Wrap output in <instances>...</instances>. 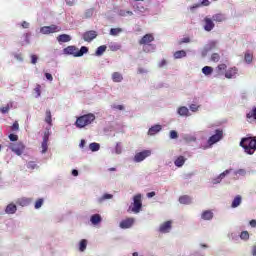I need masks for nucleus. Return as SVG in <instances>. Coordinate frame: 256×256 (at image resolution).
<instances>
[{"label": "nucleus", "mask_w": 256, "mask_h": 256, "mask_svg": "<svg viewBox=\"0 0 256 256\" xmlns=\"http://www.w3.org/2000/svg\"><path fill=\"white\" fill-rule=\"evenodd\" d=\"M240 147L244 148L247 155H253L256 151V136L242 138L240 141Z\"/></svg>", "instance_id": "nucleus-1"}, {"label": "nucleus", "mask_w": 256, "mask_h": 256, "mask_svg": "<svg viewBox=\"0 0 256 256\" xmlns=\"http://www.w3.org/2000/svg\"><path fill=\"white\" fill-rule=\"evenodd\" d=\"M64 55H72L73 57H83L85 53H89V48L87 46H82L79 48L75 46H68L63 49Z\"/></svg>", "instance_id": "nucleus-2"}, {"label": "nucleus", "mask_w": 256, "mask_h": 256, "mask_svg": "<svg viewBox=\"0 0 256 256\" xmlns=\"http://www.w3.org/2000/svg\"><path fill=\"white\" fill-rule=\"evenodd\" d=\"M93 121H95V114L89 113L78 117L76 119L75 125L78 129H83V127L91 125Z\"/></svg>", "instance_id": "nucleus-3"}, {"label": "nucleus", "mask_w": 256, "mask_h": 256, "mask_svg": "<svg viewBox=\"0 0 256 256\" xmlns=\"http://www.w3.org/2000/svg\"><path fill=\"white\" fill-rule=\"evenodd\" d=\"M143 209V201L141 200V194H137L133 197V203L128 208V213H141Z\"/></svg>", "instance_id": "nucleus-4"}, {"label": "nucleus", "mask_w": 256, "mask_h": 256, "mask_svg": "<svg viewBox=\"0 0 256 256\" xmlns=\"http://www.w3.org/2000/svg\"><path fill=\"white\" fill-rule=\"evenodd\" d=\"M59 31H61V27L55 24L50 26H43L40 28V33H42V35H51V33H59Z\"/></svg>", "instance_id": "nucleus-5"}, {"label": "nucleus", "mask_w": 256, "mask_h": 256, "mask_svg": "<svg viewBox=\"0 0 256 256\" xmlns=\"http://www.w3.org/2000/svg\"><path fill=\"white\" fill-rule=\"evenodd\" d=\"M223 139V130H216L215 134L208 139L209 147H213L215 143H219Z\"/></svg>", "instance_id": "nucleus-6"}, {"label": "nucleus", "mask_w": 256, "mask_h": 256, "mask_svg": "<svg viewBox=\"0 0 256 256\" xmlns=\"http://www.w3.org/2000/svg\"><path fill=\"white\" fill-rule=\"evenodd\" d=\"M10 149L16 155L21 156L25 151V144H23V142H17V143L11 144Z\"/></svg>", "instance_id": "nucleus-7"}, {"label": "nucleus", "mask_w": 256, "mask_h": 256, "mask_svg": "<svg viewBox=\"0 0 256 256\" xmlns=\"http://www.w3.org/2000/svg\"><path fill=\"white\" fill-rule=\"evenodd\" d=\"M151 151L150 150H144L142 152H138L134 156L135 163H141V161H145L147 157H150Z\"/></svg>", "instance_id": "nucleus-8"}, {"label": "nucleus", "mask_w": 256, "mask_h": 256, "mask_svg": "<svg viewBox=\"0 0 256 256\" xmlns=\"http://www.w3.org/2000/svg\"><path fill=\"white\" fill-rule=\"evenodd\" d=\"M135 225V218L129 217L122 220L119 224L120 229H131Z\"/></svg>", "instance_id": "nucleus-9"}, {"label": "nucleus", "mask_w": 256, "mask_h": 256, "mask_svg": "<svg viewBox=\"0 0 256 256\" xmlns=\"http://www.w3.org/2000/svg\"><path fill=\"white\" fill-rule=\"evenodd\" d=\"M155 41L153 34H146L139 40V45H151Z\"/></svg>", "instance_id": "nucleus-10"}, {"label": "nucleus", "mask_w": 256, "mask_h": 256, "mask_svg": "<svg viewBox=\"0 0 256 256\" xmlns=\"http://www.w3.org/2000/svg\"><path fill=\"white\" fill-rule=\"evenodd\" d=\"M96 38H97V31L95 30H90L83 34L84 41H87L88 43H91V41H93V39H96Z\"/></svg>", "instance_id": "nucleus-11"}, {"label": "nucleus", "mask_w": 256, "mask_h": 256, "mask_svg": "<svg viewBox=\"0 0 256 256\" xmlns=\"http://www.w3.org/2000/svg\"><path fill=\"white\" fill-rule=\"evenodd\" d=\"M215 29V23L213 22V19L209 17L204 18V30L205 31H213Z\"/></svg>", "instance_id": "nucleus-12"}, {"label": "nucleus", "mask_w": 256, "mask_h": 256, "mask_svg": "<svg viewBox=\"0 0 256 256\" xmlns=\"http://www.w3.org/2000/svg\"><path fill=\"white\" fill-rule=\"evenodd\" d=\"M172 223L171 220L164 222L163 224L160 225L159 227V232L160 233H169L172 228Z\"/></svg>", "instance_id": "nucleus-13"}, {"label": "nucleus", "mask_w": 256, "mask_h": 256, "mask_svg": "<svg viewBox=\"0 0 256 256\" xmlns=\"http://www.w3.org/2000/svg\"><path fill=\"white\" fill-rule=\"evenodd\" d=\"M229 173H231V169L225 170L224 172H222L217 178H214L212 180L213 185H217V184L221 183V181H223V179H225V177H227V175H229Z\"/></svg>", "instance_id": "nucleus-14"}, {"label": "nucleus", "mask_w": 256, "mask_h": 256, "mask_svg": "<svg viewBox=\"0 0 256 256\" xmlns=\"http://www.w3.org/2000/svg\"><path fill=\"white\" fill-rule=\"evenodd\" d=\"M5 213H7V215H15V213H17V205L14 203L8 204L5 208Z\"/></svg>", "instance_id": "nucleus-15"}, {"label": "nucleus", "mask_w": 256, "mask_h": 256, "mask_svg": "<svg viewBox=\"0 0 256 256\" xmlns=\"http://www.w3.org/2000/svg\"><path fill=\"white\" fill-rule=\"evenodd\" d=\"M237 67H232L229 68L226 72H225V77L226 79H233V77H235V75H237Z\"/></svg>", "instance_id": "nucleus-16"}, {"label": "nucleus", "mask_w": 256, "mask_h": 256, "mask_svg": "<svg viewBox=\"0 0 256 256\" xmlns=\"http://www.w3.org/2000/svg\"><path fill=\"white\" fill-rule=\"evenodd\" d=\"M201 219L204 221H211V219H213V212L211 210H205L201 214Z\"/></svg>", "instance_id": "nucleus-17"}, {"label": "nucleus", "mask_w": 256, "mask_h": 256, "mask_svg": "<svg viewBox=\"0 0 256 256\" xmlns=\"http://www.w3.org/2000/svg\"><path fill=\"white\" fill-rule=\"evenodd\" d=\"M161 129H163V127L159 124H156L148 130V135H157Z\"/></svg>", "instance_id": "nucleus-18"}, {"label": "nucleus", "mask_w": 256, "mask_h": 256, "mask_svg": "<svg viewBox=\"0 0 256 256\" xmlns=\"http://www.w3.org/2000/svg\"><path fill=\"white\" fill-rule=\"evenodd\" d=\"M179 203L181 205H191V198L189 195H182L179 197Z\"/></svg>", "instance_id": "nucleus-19"}, {"label": "nucleus", "mask_w": 256, "mask_h": 256, "mask_svg": "<svg viewBox=\"0 0 256 256\" xmlns=\"http://www.w3.org/2000/svg\"><path fill=\"white\" fill-rule=\"evenodd\" d=\"M58 43H69L71 41V36L68 34H61L57 37Z\"/></svg>", "instance_id": "nucleus-20"}, {"label": "nucleus", "mask_w": 256, "mask_h": 256, "mask_svg": "<svg viewBox=\"0 0 256 256\" xmlns=\"http://www.w3.org/2000/svg\"><path fill=\"white\" fill-rule=\"evenodd\" d=\"M17 205H20V207H27L31 203V199L29 198H19L16 201Z\"/></svg>", "instance_id": "nucleus-21"}, {"label": "nucleus", "mask_w": 256, "mask_h": 256, "mask_svg": "<svg viewBox=\"0 0 256 256\" xmlns=\"http://www.w3.org/2000/svg\"><path fill=\"white\" fill-rule=\"evenodd\" d=\"M225 15L222 13L214 14L212 16V20L215 21L216 23H223L225 21Z\"/></svg>", "instance_id": "nucleus-22"}, {"label": "nucleus", "mask_w": 256, "mask_h": 256, "mask_svg": "<svg viewBox=\"0 0 256 256\" xmlns=\"http://www.w3.org/2000/svg\"><path fill=\"white\" fill-rule=\"evenodd\" d=\"M178 115L181 117H189V108L181 106L178 108Z\"/></svg>", "instance_id": "nucleus-23"}, {"label": "nucleus", "mask_w": 256, "mask_h": 256, "mask_svg": "<svg viewBox=\"0 0 256 256\" xmlns=\"http://www.w3.org/2000/svg\"><path fill=\"white\" fill-rule=\"evenodd\" d=\"M90 221L92 223V225H99V223H101L102 218L100 214H94L91 216Z\"/></svg>", "instance_id": "nucleus-24"}, {"label": "nucleus", "mask_w": 256, "mask_h": 256, "mask_svg": "<svg viewBox=\"0 0 256 256\" xmlns=\"http://www.w3.org/2000/svg\"><path fill=\"white\" fill-rule=\"evenodd\" d=\"M185 161H187V158H185L184 156H179L178 158H176V160L174 161V165L176 167H183V165H185Z\"/></svg>", "instance_id": "nucleus-25"}, {"label": "nucleus", "mask_w": 256, "mask_h": 256, "mask_svg": "<svg viewBox=\"0 0 256 256\" xmlns=\"http://www.w3.org/2000/svg\"><path fill=\"white\" fill-rule=\"evenodd\" d=\"M209 5H211L209 0H202L201 3L195 4L194 6L190 7V9L193 10L199 7H209Z\"/></svg>", "instance_id": "nucleus-26"}, {"label": "nucleus", "mask_w": 256, "mask_h": 256, "mask_svg": "<svg viewBox=\"0 0 256 256\" xmlns=\"http://www.w3.org/2000/svg\"><path fill=\"white\" fill-rule=\"evenodd\" d=\"M112 81L114 83H121V81H123V75L119 72H114L112 74Z\"/></svg>", "instance_id": "nucleus-27"}, {"label": "nucleus", "mask_w": 256, "mask_h": 256, "mask_svg": "<svg viewBox=\"0 0 256 256\" xmlns=\"http://www.w3.org/2000/svg\"><path fill=\"white\" fill-rule=\"evenodd\" d=\"M242 198L240 195H237L234 200L232 201L231 207L232 209H235L241 205Z\"/></svg>", "instance_id": "nucleus-28"}, {"label": "nucleus", "mask_w": 256, "mask_h": 256, "mask_svg": "<svg viewBox=\"0 0 256 256\" xmlns=\"http://www.w3.org/2000/svg\"><path fill=\"white\" fill-rule=\"evenodd\" d=\"M183 57H187L185 50H178L174 53V59H183Z\"/></svg>", "instance_id": "nucleus-29"}, {"label": "nucleus", "mask_w": 256, "mask_h": 256, "mask_svg": "<svg viewBox=\"0 0 256 256\" xmlns=\"http://www.w3.org/2000/svg\"><path fill=\"white\" fill-rule=\"evenodd\" d=\"M122 32H123V28H111L110 29V35H112V37H117L118 35H121Z\"/></svg>", "instance_id": "nucleus-30"}, {"label": "nucleus", "mask_w": 256, "mask_h": 256, "mask_svg": "<svg viewBox=\"0 0 256 256\" xmlns=\"http://www.w3.org/2000/svg\"><path fill=\"white\" fill-rule=\"evenodd\" d=\"M89 149L95 153V151H99V149H101V145L97 142H93L89 144Z\"/></svg>", "instance_id": "nucleus-31"}, {"label": "nucleus", "mask_w": 256, "mask_h": 256, "mask_svg": "<svg viewBox=\"0 0 256 256\" xmlns=\"http://www.w3.org/2000/svg\"><path fill=\"white\" fill-rule=\"evenodd\" d=\"M105 51H107V46L105 45L99 46L95 52V55H97V57H101V55H103Z\"/></svg>", "instance_id": "nucleus-32"}, {"label": "nucleus", "mask_w": 256, "mask_h": 256, "mask_svg": "<svg viewBox=\"0 0 256 256\" xmlns=\"http://www.w3.org/2000/svg\"><path fill=\"white\" fill-rule=\"evenodd\" d=\"M45 123H47L48 125H52V123H53L51 110H46Z\"/></svg>", "instance_id": "nucleus-33"}, {"label": "nucleus", "mask_w": 256, "mask_h": 256, "mask_svg": "<svg viewBox=\"0 0 256 256\" xmlns=\"http://www.w3.org/2000/svg\"><path fill=\"white\" fill-rule=\"evenodd\" d=\"M246 118L256 120V107H254L249 113L246 114Z\"/></svg>", "instance_id": "nucleus-34"}, {"label": "nucleus", "mask_w": 256, "mask_h": 256, "mask_svg": "<svg viewBox=\"0 0 256 256\" xmlns=\"http://www.w3.org/2000/svg\"><path fill=\"white\" fill-rule=\"evenodd\" d=\"M202 73L204 75H211V73H213V67L211 66H205L202 68Z\"/></svg>", "instance_id": "nucleus-35"}, {"label": "nucleus", "mask_w": 256, "mask_h": 256, "mask_svg": "<svg viewBox=\"0 0 256 256\" xmlns=\"http://www.w3.org/2000/svg\"><path fill=\"white\" fill-rule=\"evenodd\" d=\"M85 249H87V241L82 239L79 243V251L83 252Z\"/></svg>", "instance_id": "nucleus-36"}, {"label": "nucleus", "mask_w": 256, "mask_h": 256, "mask_svg": "<svg viewBox=\"0 0 256 256\" xmlns=\"http://www.w3.org/2000/svg\"><path fill=\"white\" fill-rule=\"evenodd\" d=\"M11 107H13V103H9L6 106L0 108L1 113L5 114V113H9V109H11Z\"/></svg>", "instance_id": "nucleus-37"}, {"label": "nucleus", "mask_w": 256, "mask_h": 256, "mask_svg": "<svg viewBox=\"0 0 256 256\" xmlns=\"http://www.w3.org/2000/svg\"><path fill=\"white\" fill-rule=\"evenodd\" d=\"M240 239H243V241H249V232L242 231L240 234Z\"/></svg>", "instance_id": "nucleus-38"}, {"label": "nucleus", "mask_w": 256, "mask_h": 256, "mask_svg": "<svg viewBox=\"0 0 256 256\" xmlns=\"http://www.w3.org/2000/svg\"><path fill=\"white\" fill-rule=\"evenodd\" d=\"M43 203H44V200L43 198H40L38 200H36L35 202V209H41V207H43Z\"/></svg>", "instance_id": "nucleus-39"}, {"label": "nucleus", "mask_w": 256, "mask_h": 256, "mask_svg": "<svg viewBox=\"0 0 256 256\" xmlns=\"http://www.w3.org/2000/svg\"><path fill=\"white\" fill-rule=\"evenodd\" d=\"M220 59H221V56L217 53H213L211 55V61H213L214 63H219Z\"/></svg>", "instance_id": "nucleus-40"}, {"label": "nucleus", "mask_w": 256, "mask_h": 256, "mask_svg": "<svg viewBox=\"0 0 256 256\" xmlns=\"http://www.w3.org/2000/svg\"><path fill=\"white\" fill-rule=\"evenodd\" d=\"M244 59H245L246 63H252V61H253V54L246 53L245 56H244Z\"/></svg>", "instance_id": "nucleus-41"}, {"label": "nucleus", "mask_w": 256, "mask_h": 256, "mask_svg": "<svg viewBox=\"0 0 256 256\" xmlns=\"http://www.w3.org/2000/svg\"><path fill=\"white\" fill-rule=\"evenodd\" d=\"M48 143H49V142H42V144H41V147H42L41 153H42V154L47 153V150L49 149Z\"/></svg>", "instance_id": "nucleus-42"}, {"label": "nucleus", "mask_w": 256, "mask_h": 256, "mask_svg": "<svg viewBox=\"0 0 256 256\" xmlns=\"http://www.w3.org/2000/svg\"><path fill=\"white\" fill-rule=\"evenodd\" d=\"M218 73H222V71H227V65L226 64H219L217 66Z\"/></svg>", "instance_id": "nucleus-43"}, {"label": "nucleus", "mask_w": 256, "mask_h": 256, "mask_svg": "<svg viewBox=\"0 0 256 256\" xmlns=\"http://www.w3.org/2000/svg\"><path fill=\"white\" fill-rule=\"evenodd\" d=\"M134 10L138 13H145V11H147V9L141 5H137L136 7H134Z\"/></svg>", "instance_id": "nucleus-44"}, {"label": "nucleus", "mask_w": 256, "mask_h": 256, "mask_svg": "<svg viewBox=\"0 0 256 256\" xmlns=\"http://www.w3.org/2000/svg\"><path fill=\"white\" fill-rule=\"evenodd\" d=\"M27 169H31V170L37 169V164L34 161H30L27 164Z\"/></svg>", "instance_id": "nucleus-45"}, {"label": "nucleus", "mask_w": 256, "mask_h": 256, "mask_svg": "<svg viewBox=\"0 0 256 256\" xmlns=\"http://www.w3.org/2000/svg\"><path fill=\"white\" fill-rule=\"evenodd\" d=\"M179 137V134L177 133V131L172 130L170 131V139H177Z\"/></svg>", "instance_id": "nucleus-46"}, {"label": "nucleus", "mask_w": 256, "mask_h": 256, "mask_svg": "<svg viewBox=\"0 0 256 256\" xmlns=\"http://www.w3.org/2000/svg\"><path fill=\"white\" fill-rule=\"evenodd\" d=\"M183 43H191V39L189 37H185L178 42L179 45H183Z\"/></svg>", "instance_id": "nucleus-47"}, {"label": "nucleus", "mask_w": 256, "mask_h": 256, "mask_svg": "<svg viewBox=\"0 0 256 256\" xmlns=\"http://www.w3.org/2000/svg\"><path fill=\"white\" fill-rule=\"evenodd\" d=\"M106 199H113V194H104V195L100 198V201H105Z\"/></svg>", "instance_id": "nucleus-48"}, {"label": "nucleus", "mask_w": 256, "mask_h": 256, "mask_svg": "<svg viewBox=\"0 0 256 256\" xmlns=\"http://www.w3.org/2000/svg\"><path fill=\"white\" fill-rule=\"evenodd\" d=\"M190 110L195 113L197 111H199V106H197V104H191L190 105Z\"/></svg>", "instance_id": "nucleus-49"}, {"label": "nucleus", "mask_w": 256, "mask_h": 256, "mask_svg": "<svg viewBox=\"0 0 256 256\" xmlns=\"http://www.w3.org/2000/svg\"><path fill=\"white\" fill-rule=\"evenodd\" d=\"M42 143H49V132H45Z\"/></svg>", "instance_id": "nucleus-50"}, {"label": "nucleus", "mask_w": 256, "mask_h": 256, "mask_svg": "<svg viewBox=\"0 0 256 256\" xmlns=\"http://www.w3.org/2000/svg\"><path fill=\"white\" fill-rule=\"evenodd\" d=\"M11 129L12 131H19V122H14Z\"/></svg>", "instance_id": "nucleus-51"}, {"label": "nucleus", "mask_w": 256, "mask_h": 256, "mask_svg": "<svg viewBox=\"0 0 256 256\" xmlns=\"http://www.w3.org/2000/svg\"><path fill=\"white\" fill-rule=\"evenodd\" d=\"M85 17L86 18L93 17V9L87 10L85 13Z\"/></svg>", "instance_id": "nucleus-52"}, {"label": "nucleus", "mask_w": 256, "mask_h": 256, "mask_svg": "<svg viewBox=\"0 0 256 256\" xmlns=\"http://www.w3.org/2000/svg\"><path fill=\"white\" fill-rule=\"evenodd\" d=\"M9 139L10 141H17L19 139V136H17L16 134H10Z\"/></svg>", "instance_id": "nucleus-53"}, {"label": "nucleus", "mask_w": 256, "mask_h": 256, "mask_svg": "<svg viewBox=\"0 0 256 256\" xmlns=\"http://www.w3.org/2000/svg\"><path fill=\"white\" fill-rule=\"evenodd\" d=\"M37 59H38V58H37V55H32V56H31V64H32V65L37 64Z\"/></svg>", "instance_id": "nucleus-54"}, {"label": "nucleus", "mask_w": 256, "mask_h": 256, "mask_svg": "<svg viewBox=\"0 0 256 256\" xmlns=\"http://www.w3.org/2000/svg\"><path fill=\"white\" fill-rule=\"evenodd\" d=\"M66 1V5H69V7H73V5H75V0H65Z\"/></svg>", "instance_id": "nucleus-55"}, {"label": "nucleus", "mask_w": 256, "mask_h": 256, "mask_svg": "<svg viewBox=\"0 0 256 256\" xmlns=\"http://www.w3.org/2000/svg\"><path fill=\"white\" fill-rule=\"evenodd\" d=\"M35 91H36L38 97H40L41 96V85H37V87L35 88Z\"/></svg>", "instance_id": "nucleus-56"}, {"label": "nucleus", "mask_w": 256, "mask_h": 256, "mask_svg": "<svg viewBox=\"0 0 256 256\" xmlns=\"http://www.w3.org/2000/svg\"><path fill=\"white\" fill-rule=\"evenodd\" d=\"M45 77L48 81H53V75L51 73H45Z\"/></svg>", "instance_id": "nucleus-57"}, {"label": "nucleus", "mask_w": 256, "mask_h": 256, "mask_svg": "<svg viewBox=\"0 0 256 256\" xmlns=\"http://www.w3.org/2000/svg\"><path fill=\"white\" fill-rule=\"evenodd\" d=\"M23 29H29V23L27 21L22 22Z\"/></svg>", "instance_id": "nucleus-58"}, {"label": "nucleus", "mask_w": 256, "mask_h": 256, "mask_svg": "<svg viewBox=\"0 0 256 256\" xmlns=\"http://www.w3.org/2000/svg\"><path fill=\"white\" fill-rule=\"evenodd\" d=\"M114 109H118V111H123V109H125V107L123 105H116V106H114Z\"/></svg>", "instance_id": "nucleus-59"}, {"label": "nucleus", "mask_w": 256, "mask_h": 256, "mask_svg": "<svg viewBox=\"0 0 256 256\" xmlns=\"http://www.w3.org/2000/svg\"><path fill=\"white\" fill-rule=\"evenodd\" d=\"M167 65V60H162L159 64V67H165Z\"/></svg>", "instance_id": "nucleus-60"}, {"label": "nucleus", "mask_w": 256, "mask_h": 256, "mask_svg": "<svg viewBox=\"0 0 256 256\" xmlns=\"http://www.w3.org/2000/svg\"><path fill=\"white\" fill-rule=\"evenodd\" d=\"M147 197H148L149 199H151L152 197H155V192H149V193L147 194Z\"/></svg>", "instance_id": "nucleus-61"}, {"label": "nucleus", "mask_w": 256, "mask_h": 256, "mask_svg": "<svg viewBox=\"0 0 256 256\" xmlns=\"http://www.w3.org/2000/svg\"><path fill=\"white\" fill-rule=\"evenodd\" d=\"M252 255H253V256H256V245L253 246V248H252Z\"/></svg>", "instance_id": "nucleus-62"}, {"label": "nucleus", "mask_w": 256, "mask_h": 256, "mask_svg": "<svg viewBox=\"0 0 256 256\" xmlns=\"http://www.w3.org/2000/svg\"><path fill=\"white\" fill-rule=\"evenodd\" d=\"M250 225H251L252 227H256V220H251V221H250Z\"/></svg>", "instance_id": "nucleus-63"}, {"label": "nucleus", "mask_w": 256, "mask_h": 256, "mask_svg": "<svg viewBox=\"0 0 256 256\" xmlns=\"http://www.w3.org/2000/svg\"><path fill=\"white\" fill-rule=\"evenodd\" d=\"M85 143H86L85 140H81V142H80V147H81V148L85 147Z\"/></svg>", "instance_id": "nucleus-64"}]
</instances>
